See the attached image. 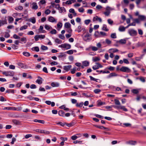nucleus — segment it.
Listing matches in <instances>:
<instances>
[{"label":"nucleus","instance_id":"obj_1","mask_svg":"<svg viewBox=\"0 0 146 146\" xmlns=\"http://www.w3.org/2000/svg\"><path fill=\"white\" fill-rule=\"evenodd\" d=\"M114 101L115 104L118 106H113V107L114 108H116L118 109L123 110L125 111H128L127 109L125 108V106H121L120 105V102L118 100L115 99Z\"/></svg>","mask_w":146,"mask_h":146},{"label":"nucleus","instance_id":"obj_2","mask_svg":"<svg viewBox=\"0 0 146 146\" xmlns=\"http://www.w3.org/2000/svg\"><path fill=\"white\" fill-rule=\"evenodd\" d=\"M82 37L83 40L86 41H89L92 40L91 35L89 34L88 32H87L85 34H84Z\"/></svg>","mask_w":146,"mask_h":146},{"label":"nucleus","instance_id":"obj_3","mask_svg":"<svg viewBox=\"0 0 146 146\" xmlns=\"http://www.w3.org/2000/svg\"><path fill=\"white\" fill-rule=\"evenodd\" d=\"M102 44L100 42H99L96 44L97 47L91 46H90V48H91L92 50L94 51H97L99 48L102 47Z\"/></svg>","mask_w":146,"mask_h":146},{"label":"nucleus","instance_id":"obj_4","mask_svg":"<svg viewBox=\"0 0 146 146\" xmlns=\"http://www.w3.org/2000/svg\"><path fill=\"white\" fill-rule=\"evenodd\" d=\"M128 33L129 34L132 36H135L137 34V33L136 31L133 29H130L128 30Z\"/></svg>","mask_w":146,"mask_h":146},{"label":"nucleus","instance_id":"obj_5","mask_svg":"<svg viewBox=\"0 0 146 146\" xmlns=\"http://www.w3.org/2000/svg\"><path fill=\"white\" fill-rule=\"evenodd\" d=\"M58 47L68 50L71 48V45L69 44L65 43L59 45L58 46Z\"/></svg>","mask_w":146,"mask_h":146},{"label":"nucleus","instance_id":"obj_6","mask_svg":"<svg viewBox=\"0 0 146 146\" xmlns=\"http://www.w3.org/2000/svg\"><path fill=\"white\" fill-rule=\"evenodd\" d=\"M119 70L122 72L127 73L131 71L130 69L128 67L124 66H122Z\"/></svg>","mask_w":146,"mask_h":146},{"label":"nucleus","instance_id":"obj_7","mask_svg":"<svg viewBox=\"0 0 146 146\" xmlns=\"http://www.w3.org/2000/svg\"><path fill=\"white\" fill-rule=\"evenodd\" d=\"M3 74L6 76H14L15 73L13 71H4L2 73Z\"/></svg>","mask_w":146,"mask_h":146},{"label":"nucleus","instance_id":"obj_8","mask_svg":"<svg viewBox=\"0 0 146 146\" xmlns=\"http://www.w3.org/2000/svg\"><path fill=\"white\" fill-rule=\"evenodd\" d=\"M51 86L52 87H58L60 86V83L57 82H53L50 84Z\"/></svg>","mask_w":146,"mask_h":146},{"label":"nucleus","instance_id":"obj_9","mask_svg":"<svg viewBox=\"0 0 146 146\" xmlns=\"http://www.w3.org/2000/svg\"><path fill=\"white\" fill-rule=\"evenodd\" d=\"M13 123L15 125H21V121L16 119H13L12 121Z\"/></svg>","mask_w":146,"mask_h":146},{"label":"nucleus","instance_id":"obj_10","mask_svg":"<svg viewBox=\"0 0 146 146\" xmlns=\"http://www.w3.org/2000/svg\"><path fill=\"white\" fill-rule=\"evenodd\" d=\"M138 18H139L140 21H144L146 20V17L143 15H139Z\"/></svg>","mask_w":146,"mask_h":146},{"label":"nucleus","instance_id":"obj_11","mask_svg":"<svg viewBox=\"0 0 146 146\" xmlns=\"http://www.w3.org/2000/svg\"><path fill=\"white\" fill-rule=\"evenodd\" d=\"M32 9H33L36 10L38 8V6L36 3L33 2L32 4Z\"/></svg>","mask_w":146,"mask_h":146},{"label":"nucleus","instance_id":"obj_12","mask_svg":"<svg viewBox=\"0 0 146 146\" xmlns=\"http://www.w3.org/2000/svg\"><path fill=\"white\" fill-rule=\"evenodd\" d=\"M60 13H64L66 12V10L64 7H59L58 9Z\"/></svg>","mask_w":146,"mask_h":146},{"label":"nucleus","instance_id":"obj_13","mask_svg":"<svg viewBox=\"0 0 146 146\" xmlns=\"http://www.w3.org/2000/svg\"><path fill=\"white\" fill-rule=\"evenodd\" d=\"M83 30L84 31L86 30V29L85 28H83L80 25L77 28V30H75V31H77L78 33L80 32L82 30Z\"/></svg>","mask_w":146,"mask_h":146},{"label":"nucleus","instance_id":"obj_14","mask_svg":"<svg viewBox=\"0 0 146 146\" xmlns=\"http://www.w3.org/2000/svg\"><path fill=\"white\" fill-rule=\"evenodd\" d=\"M45 103L48 105H51V106L52 107L54 106H55V104L54 102H51L50 101H46L45 102Z\"/></svg>","mask_w":146,"mask_h":146},{"label":"nucleus","instance_id":"obj_15","mask_svg":"<svg viewBox=\"0 0 146 146\" xmlns=\"http://www.w3.org/2000/svg\"><path fill=\"white\" fill-rule=\"evenodd\" d=\"M17 64L20 67L22 68H25L26 67V65H25L23 64L21 62H18L17 63Z\"/></svg>","mask_w":146,"mask_h":146},{"label":"nucleus","instance_id":"obj_16","mask_svg":"<svg viewBox=\"0 0 146 146\" xmlns=\"http://www.w3.org/2000/svg\"><path fill=\"white\" fill-rule=\"evenodd\" d=\"M72 67V66L71 65L65 66H64V69L66 71H68Z\"/></svg>","mask_w":146,"mask_h":146},{"label":"nucleus","instance_id":"obj_17","mask_svg":"<svg viewBox=\"0 0 146 146\" xmlns=\"http://www.w3.org/2000/svg\"><path fill=\"white\" fill-rule=\"evenodd\" d=\"M106 11H108L109 12L115 10V9L114 8L111 7L109 6H107L106 8Z\"/></svg>","mask_w":146,"mask_h":146},{"label":"nucleus","instance_id":"obj_18","mask_svg":"<svg viewBox=\"0 0 146 146\" xmlns=\"http://www.w3.org/2000/svg\"><path fill=\"white\" fill-rule=\"evenodd\" d=\"M42 78L39 76L38 77V79L36 80V82L39 84H41L42 83Z\"/></svg>","mask_w":146,"mask_h":146},{"label":"nucleus","instance_id":"obj_19","mask_svg":"<svg viewBox=\"0 0 146 146\" xmlns=\"http://www.w3.org/2000/svg\"><path fill=\"white\" fill-rule=\"evenodd\" d=\"M99 21L100 22H101L102 21V19L96 16L93 18V21Z\"/></svg>","mask_w":146,"mask_h":146},{"label":"nucleus","instance_id":"obj_20","mask_svg":"<svg viewBox=\"0 0 146 146\" xmlns=\"http://www.w3.org/2000/svg\"><path fill=\"white\" fill-rule=\"evenodd\" d=\"M126 40L125 39H121L119 41H117V43H119L120 44H124L126 43Z\"/></svg>","mask_w":146,"mask_h":146},{"label":"nucleus","instance_id":"obj_21","mask_svg":"<svg viewBox=\"0 0 146 146\" xmlns=\"http://www.w3.org/2000/svg\"><path fill=\"white\" fill-rule=\"evenodd\" d=\"M48 20L49 21L52 23L56 22V20L52 16L48 18Z\"/></svg>","mask_w":146,"mask_h":146},{"label":"nucleus","instance_id":"obj_22","mask_svg":"<svg viewBox=\"0 0 146 146\" xmlns=\"http://www.w3.org/2000/svg\"><path fill=\"white\" fill-rule=\"evenodd\" d=\"M45 29L48 31H50L52 29V27L50 25H45L44 26Z\"/></svg>","mask_w":146,"mask_h":146},{"label":"nucleus","instance_id":"obj_23","mask_svg":"<svg viewBox=\"0 0 146 146\" xmlns=\"http://www.w3.org/2000/svg\"><path fill=\"white\" fill-rule=\"evenodd\" d=\"M51 5L53 7H55L56 9H58L60 5L59 4H56L54 2L51 3Z\"/></svg>","mask_w":146,"mask_h":146},{"label":"nucleus","instance_id":"obj_24","mask_svg":"<svg viewBox=\"0 0 146 146\" xmlns=\"http://www.w3.org/2000/svg\"><path fill=\"white\" fill-rule=\"evenodd\" d=\"M117 76V74L115 73H110L108 76V78H110L111 77L113 76Z\"/></svg>","mask_w":146,"mask_h":146},{"label":"nucleus","instance_id":"obj_25","mask_svg":"<svg viewBox=\"0 0 146 146\" xmlns=\"http://www.w3.org/2000/svg\"><path fill=\"white\" fill-rule=\"evenodd\" d=\"M71 25L69 22L66 23L64 25V27L66 29L71 27Z\"/></svg>","mask_w":146,"mask_h":146},{"label":"nucleus","instance_id":"obj_26","mask_svg":"<svg viewBox=\"0 0 146 146\" xmlns=\"http://www.w3.org/2000/svg\"><path fill=\"white\" fill-rule=\"evenodd\" d=\"M89 77L90 78V79L91 80L94 81L98 82H99V81H100V80L99 79H96L91 76H90Z\"/></svg>","mask_w":146,"mask_h":146},{"label":"nucleus","instance_id":"obj_27","mask_svg":"<svg viewBox=\"0 0 146 146\" xmlns=\"http://www.w3.org/2000/svg\"><path fill=\"white\" fill-rule=\"evenodd\" d=\"M34 121L36 122H38L42 124L44 123V121L43 120H41L40 119H35L34 120Z\"/></svg>","mask_w":146,"mask_h":146},{"label":"nucleus","instance_id":"obj_28","mask_svg":"<svg viewBox=\"0 0 146 146\" xmlns=\"http://www.w3.org/2000/svg\"><path fill=\"white\" fill-rule=\"evenodd\" d=\"M82 64L85 66H87L89 65V62L87 61H84L82 62Z\"/></svg>","mask_w":146,"mask_h":146},{"label":"nucleus","instance_id":"obj_29","mask_svg":"<svg viewBox=\"0 0 146 146\" xmlns=\"http://www.w3.org/2000/svg\"><path fill=\"white\" fill-rule=\"evenodd\" d=\"M75 123L74 121H72L69 123H66V125L69 127H71L73 126L75 124Z\"/></svg>","mask_w":146,"mask_h":146},{"label":"nucleus","instance_id":"obj_30","mask_svg":"<svg viewBox=\"0 0 146 146\" xmlns=\"http://www.w3.org/2000/svg\"><path fill=\"white\" fill-rule=\"evenodd\" d=\"M118 30L120 32H123L125 31V28L124 26H121L119 27Z\"/></svg>","mask_w":146,"mask_h":146},{"label":"nucleus","instance_id":"obj_31","mask_svg":"<svg viewBox=\"0 0 146 146\" xmlns=\"http://www.w3.org/2000/svg\"><path fill=\"white\" fill-rule=\"evenodd\" d=\"M29 21L30 22H32L34 24L36 22L35 18L33 17L32 18H31L29 19Z\"/></svg>","mask_w":146,"mask_h":146},{"label":"nucleus","instance_id":"obj_32","mask_svg":"<svg viewBox=\"0 0 146 146\" xmlns=\"http://www.w3.org/2000/svg\"><path fill=\"white\" fill-rule=\"evenodd\" d=\"M43 27L42 25L40 26L38 30L40 31V33H45L46 32V31L45 30H43Z\"/></svg>","mask_w":146,"mask_h":146},{"label":"nucleus","instance_id":"obj_33","mask_svg":"<svg viewBox=\"0 0 146 146\" xmlns=\"http://www.w3.org/2000/svg\"><path fill=\"white\" fill-rule=\"evenodd\" d=\"M59 54L58 56V57L59 58H62L66 56L64 52L60 53Z\"/></svg>","mask_w":146,"mask_h":146},{"label":"nucleus","instance_id":"obj_34","mask_svg":"<svg viewBox=\"0 0 146 146\" xmlns=\"http://www.w3.org/2000/svg\"><path fill=\"white\" fill-rule=\"evenodd\" d=\"M59 108L61 109H64V110L66 111H68L69 110V109L68 108H66L65 105H63L59 107Z\"/></svg>","mask_w":146,"mask_h":146},{"label":"nucleus","instance_id":"obj_35","mask_svg":"<svg viewBox=\"0 0 146 146\" xmlns=\"http://www.w3.org/2000/svg\"><path fill=\"white\" fill-rule=\"evenodd\" d=\"M144 0H136L135 3L137 5V6L139 7V5L140 3L142 1H144Z\"/></svg>","mask_w":146,"mask_h":146},{"label":"nucleus","instance_id":"obj_36","mask_svg":"<svg viewBox=\"0 0 146 146\" xmlns=\"http://www.w3.org/2000/svg\"><path fill=\"white\" fill-rule=\"evenodd\" d=\"M80 136H78L76 135L72 136L71 137V139L73 140H75L77 138H79Z\"/></svg>","mask_w":146,"mask_h":146},{"label":"nucleus","instance_id":"obj_37","mask_svg":"<svg viewBox=\"0 0 146 146\" xmlns=\"http://www.w3.org/2000/svg\"><path fill=\"white\" fill-rule=\"evenodd\" d=\"M32 50H34L36 52H38L39 50V48L38 46H35L34 47H33L32 48Z\"/></svg>","mask_w":146,"mask_h":146},{"label":"nucleus","instance_id":"obj_38","mask_svg":"<svg viewBox=\"0 0 146 146\" xmlns=\"http://www.w3.org/2000/svg\"><path fill=\"white\" fill-rule=\"evenodd\" d=\"M83 105V103L81 102L80 103H77L76 104V106L77 107H82Z\"/></svg>","mask_w":146,"mask_h":146},{"label":"nucleus","instance_id":"obj_39","mask_svg":"<svg viewBox=\"0 0 146 146\" xmlns=\"http://www.w3.org/2000/svg\"><path fill=\"white\" fill-rule=\"evenodd\" d=\"M139 89H133L132 90V92L135 94H137L139 92Z\"/></svg>","mask_w":146,"mask_h":146},{"label":"nucleus","instance_id":"obj_40","mask_svg":"<svg viewBox=\"0 0 146 146\" xmlns=\"http://www.w3.org/2000/svg\"><path fill=\"white\" fill-rule=\"evenodd\" d=\"M95 36L97 37H101V35L98 31H96L94 34Z\"/></svg>","mask_w":146,"mask_h":146},{"label":"nucleus","instance_id":"obj_41","mask_svg":"<svg viewBox=\"0 0 146 146\" xmlns=\"http://www.w3.org/2000/svg\"><path fill=\"white\" fill-rule=\"evenodd\" d=\"M144 45V44L142 43L138 42L136 44L137 46V47H142Z\"/></svg>","mask_w":146,"mask_h":146},{"label":"nucleus","instance_id":"obj_42","mask_svg":"<svg viewBox=\"0 0 146 146\" xmlns=\"http://www.w3.org/2000/svg\"><path fill=\"white\" fill-rule=\"evenodd\" d=\"M64 112L62 110H60L58 111V114L60 116H64Z\"/></svg>","mask_w":146,"mask_h":146},{"label":"nucleus","instance_id":"obj_43","mask_svg":"<svg viewBox=\"0 0 146 146\" xmlns=\"http://www.w3.org/2000/svg\"><path fill=\"white\" fill-rule=\"evenodd\" d=\"M28 26L27 25H25L21 27L20 28V31H22L24 29H26L27 28Z\"/></svg>","mask_w":146,"mask_h":146},{"label":"nucleus","instance_id":"obj_44","mask_svg":"<svg viewBox=\"0 0 146 146\" xmlns=\"http://www.w3.org/2000/svg\"><path fill=\"white\" fill-rule=\"evenodd\" d=\"M6 92L8 93H15V91L14 90L8 89L6 91Z\"/></svg>","mask_w":146,"mask_h":146},{"label":"nucleus","instance_id":"obj_45","mask_svg":"<svg viewBox=\"0 0 146 146\" xmlns=\"http://www.w3.org/2000/svg\"><path fill=\"white\" fill-rule=\"evenodd\" d=\"M126 143L131 145H134L136 144V142L135 141H129V142H126Z\"/></svg>","mask_w":146,"mask_h":146},{"label":"nucleus","instance_id":"obj_46","mask_svg":"<svg viewBox=\"0 0 146 146\" xmlns=\"http://www.w3.org/2000/svg\"><path fill=\"white\" fill-rule=\"evenodd\" d=\"M46 2L44 0H41L38 3L39 5H43L46 3Z\"/></svg>","mask_w":146,"mask_h":146},{"label":"nucleus","instance_id":"obj_47","mask_svg":"<svg viewBox=\"0 0 146 146\" xmlns=\"http://www.w3.org/2000/svg\"><path fill=\"white\" fill-rule=\"evenodd\" d=\"M23 54L24 56L27 57L29 56L30 55V54L29 52H23Z\"/></svg>","mask_w":146,"mask_h":146},{"label":"nucleus","instance_id":"obj_48","mask_svg":"<svg viewBox=\"0 0 146 146\" xmlns=\"http://www.w3.org/2000/svg\"><path fill=\"white\" fill-rule=\"evenodd\" d=\"M92 60L94 62H96L100 60V59L98 57H95L93 58Z\"/></svg>","mask_w":146,"mask_h":146},{"label":"nucleus","instance_id":"obj_49","mask_svg":"<svg viewBox=\"0 0 146 146\" xmlns=\"http://www.w3.org/2000/svg\"><path fill=\"white\" fill-rule=\"evenodd\" d=\"M14 20L13 18L11 17H9L8 21L9 23H13Z\"/></svg>","mask_w":146,"mask_h":146},{"label":"nucleus","instance_id":"obj_50","mask_svg":"<svg viewBox=\"0 0 146 146\" xmlns=\"http://www.w3.org/2000/svg\"><path fill=\"white\" fill-rule=\"evenodd\" d=\"M21 41L24 42V43H26L27 41L26 38L24 37L21 38Z\"/></svg>","mask_w":146,"mask_h":146},{"label":"nucleus","instance_id":"obj_51","mask_svg":"<svg viewBox=\"0 0 146 146\" xmlns=\"http://www.w3.org/2000/svg\"><path fill=\"white\" fill-rule=\"evenodd\" d=\"M52 31L50 32V33L51 34H55L56 33L57 31L55 29H52Z\"/></svg>","mask_w":146,"mask_h":146},{"label":"nucleus","instance_id":"obj_52","mask_svg":"<svg viewBox=\"0 0 146 146\" xmlns=\"http://www.w3.org/2000/svg\"><path fill=\"white\" fill-rule=\"evenodd\" d=\"M134 21H135V23H137V24L140 23H141V21L139 19V18H136L134 19L133 20Z\"/></svg>","mask_w":146,"mask_h":146},{"label":"nucleus","instance_id":"obj_53","mask_svg":"<svg viewBox=\"0 0 146 146\" xmlns=\"http://www.w3.org/2000/svg\"><path fill=\"white\" fill-rule=\"evenodd\" d=\"M57 26L58 28L60 29L62 26V24L61 22H59L57 24Z\"/></svg>","mask_w":146,"mask_h":146},{"label":"nucleus","instance_id":"obj_54","mask_svg":"<svg viewBox=\"0 0 146 146\" xmlns=\"http://www.w3.org/2000/svg\"><path fill=\"white\" fill-rule=\"evenodd\" d=\"M41 48L42 50H48V48L46 46L42 45L41 46Z\"/></svg>","mask_w":146,"mask_h":146},{"label":"nucleus","instance_id":"obj_55","mask_svg":"<svg viewBox=\"0 0 146 146\" xmlns=\"http://www.w3.org/2000/svg\"><path fill=\"white\" fill-rule=\"evenodd\" d=\"M15 9L16 10H22L23 9V7L21 6H19L17 7H16Z\"/></svg>","mask_w":146,"mask_h":146},{"label":"nucleus","instance_id":"obj_56","mask_svg":"<svg viewBox=\"0 0 146 146\" xmlns=\"http://www.w3.org/2000/svg\"><path fill=\"white\" fill-rule=\"evenodd\" d=\"M102 29L105 31H108V29L107 28L106 25H104L102 27Z\"/></svg>","mask_w":146,"mask_h":146},{"label":"nucleus","instance_id":"obj_57","mask_svg":"<svg viewBox=\"0 0 146 146\" xmlns=\"http://www.w3.org/2000/svg\"><path fill=\"white\" fill-rule=\"evenodd\" d=\"M105 42L108 45H110L111 43V41L108 39H106L105 40Z\"/></svg>","mask_w":146,"mask_h":146},{"label":"nucleus","instance_id":"obj_58","mask_svg":"<svg viewBox=\"0 0 146 146\" xmlns=\"http://www.w3.org/2000/svg\"><path fill=\"white\" fill-rule=\"evenodd\" d=\"M111 37L113 38H115L117 37L116 34L115 33H112L111 35Z\"/></svg>","mask_w":146,"mask_h":146},{"label":"nucleus","instance_id":"obj_59","mask_svg":"<svg viewBox=\"0 0 146 146\" xmlns=\"http://www.w3.org/2000/svg\"><path fill=\"white\" fill-rule=\"evenodd\" d=\"M55 42L58 44H61L62 43V41L58 38H56L55 40Z\"/></svg>","mask_w":146,"mask_h":146},{"label":"nucleus","instance_id":"obj_60","mask_svg":"<svg viewBox=\"0 0 146 146\" xmlns=\"http://www.w3.org/2000/svg\"><path fill=\"white\" fill-rule=\"evenodd\" d=\"M66 53L68 54H72L73 53V51L72 50H70L67 51Z\"/></svg>","mask_w":146,"mask_h":146},{"label":"nucleus","instance_id":"obj_61","mask_svg":"<svg viewBox=\"0 0 146 146\" xmlns=\"http://www.w3.org/2000/svg\"><path fill=\"white\" fill-rule=\"evenodd\" d=\"M91 22V20L90 19L86 20L84 21V23L86 25H88Z\"/></svg>","mask_w":146,"mask_h":146},{"label":"nucleus","instance_id":"obj_62","mask_svg":"<svg viewBox=\"0 0 146 146\" xmlns=\"http://www.w3.org/2000/svg\"><path fill=\"white\" fill-rule=\"evenodd\" d=\"M42 133L45 134H49L50 133L49 131L46 130H42Z\"/></svg>","mask_w":146,"mask_h":146},{"label":"nucleus","instance_id":"obj_63","mask_svg":"<svg viewBox=\"0 0 146 146\" xmlns=\"http://www.w3.org/2000/svg\"><path fill=\"white\" fill-rule=\"evenodd\" d=\"M109 50H111V52L113 53H115L118 51V50L116 48H111Z\"/></svg>","mask_w":146,"mask_h":146},{"label":"nucleus","instance_id":"obj_64","mask_svg":"<svg viewBox=\"0 0 146 146\" xmlns=\"http://www.w3.org/2000/svg\"><path fill=\"white\" fill-rule=\"evenodd\" d=\"M108 23L110 25H112L113 23V21L111 19H108L107 20Z\"/></svg>","mask_w":146,"mask_h":146}]
</instances>
